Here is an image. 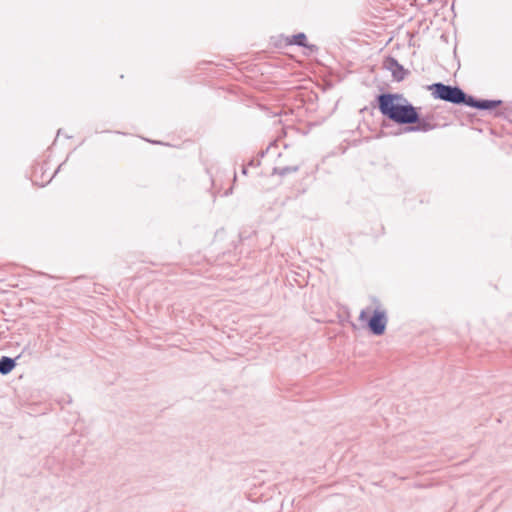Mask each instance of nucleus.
<instances>
[{
  "mask_svg": "<svg viewBox=\"0 0 512 512\" xmlns=\"http://www.w3.org/2000/svg\"><path fill=\"white\" fill-rule=\"evenodd\" d=\"M286 42L288 45H296V46L303 47V48L307 49L308 52H306V55L315 54L319 50L317 45L309 44L307 42V36L303 32H300V33H297V34L287 37Z\"/></svg>",
  "mask_w": 512,
  "mask_h": 512,
  "instance_id": "39448f33",
  "label": "nucleus"
},
{
  "mask_svg": "<svg viewBox=\"0 0 512 512\" xmlns=\"http://www.w3.org/2000/svg\"><path fill=\"white\" fill-rule=\"evenodd\" d=\"M63 164H64V163H62L60 166H58V169L56 170V172H57L59 169H61V167H62V165H63Z\"/></svg>",
  "mask_w": 512,
  "mask_h": 512,
  "instance_id": "ddd939ff",
  "label": "nucleus"
},
{
  "mask_svg": "<svg viewBox=\"0 0 512 512\" xmlns=\"http://www.w3.org/2000/svg\"><path fill=\"white\" fill-rule=\"evenodd\" d=\"M383 67L390 71L392 73L393 79L398 82L402 81L407 74V71L404 69V67L399 64V62L394 57L391 56H388L384 59Z\"/></svg>",
  "mask_w": 512,
  "mask_h": 512,
  "instance_id": "423d86ee",
  "label": "nucleus"
},
{
  "mask_svg": "<svg viewBox=\"0 0 512 512\" xmlns=\"http://www.w3.org/2000/svg\"><path fill=\"white\" fill-rule=\"evenodd\" d=\"M299 165L285 166V167H274L273 174H277L284 177L290 173H296L299 170Z\"/></svg>",
  "mask_w": 512,
  "mask_h": 512,
  "instance_id": "1a4fd4ad",
  "label": "nucleus"
},
{
  "mask_svg": "<svg viewBox=\"0 0 512 512\" xmlns=\"http://www.w3.org/2000/svg\"><path fill=\"white\" fill-rule=\"evenodd\" d=\"M359 319L367 322V327L372 334L376 336L384 334L388 321L385 310L375 309L370 317L366 310H362Z\"/></svg>",
  "mask_w": 512,
  "mask_h": 512,
  "instance_id": "7ed1b4c3",
  "label": "nucleus"
},
{
  "mask_svg": "<svg viewBox=\"0 0 512 512\" xmlns=\"http://www.w3.org/2000/svg\"><path fill=\"white\" fill-rule=\"evenodd\" d=\"M502 104V100L494 99H477L469 95L467 105L468 107L475 108L481 111H488L499 107Z\"/></svg>",
  "mask_w": 512,
  "mask_h": 512,
  "instance_id": "0eeeda50",
  "label": "nucleus"
},
{
  "mask_svg": "<svg viewBox=\"0 0 512 512\" xmlns=\"http://www.w3.org/2000/svg\"><path fill=\"white\" fill-rule=\"evenodd\" d=\"M260 164H261L260 159L256 157V158H252V159L248 162L247 166H249V167H254V168H255V167H259V166H260Z\"/></svg>",
  "mask_w": 512,
  "mask_h": 512,
  "instance_id": "9d476101",
  "label": "nucleus"
},
{
  "mask_svg": "<svg viewBox=\"0 0 512 512\" xmlns=\"http://www.w3.org/2000/svg\"><path fill=\"white\" fill-rule=\"evenodd\" d=\"M268 151V148L266 150H262L258 153L257 155V158H259L261 160V158H263L265 156V154L267 153Z\"/></svg>",
  "mask_w": 512,
  "mask_h": 512,
  "instance_id": "9b49d317",
  "label": "nucleus"
},
{
  "mask_svg": "<svg viewBox=\"0 0 512 512\" xmlns=\"http://www.w3.org/2000/svg\"><path fill=\"white\" fill-rule=\"evenodd\" d=\"M377 108L383 117L398 125H410L416 121V107L403 94L383 92L375 98Z\"/></svg>",
  "mask_w": 512,
  "mask_h": 512,
  "instance_id": "f257e3e1",
  "label": "nucleus"
},
{
  "mask_svg": "<svg viewBox=\"0 0 512 512\" xmlns=\"http://www.w3.org/2000/svg\"><path fill=\"white\" fill-rule=\"evenodd\" d=\"M416 121L410 122V125H407L403 128L404 133L410 132H429L438 127V124L434 122V115H426L421 117L418 108L416 107Z\"/></svg>",
  "mask_w": 512,
  "mask_h": 512,
  "instance_id": "20e7f679",
  "label": "nucleus"
},
{
  "mask_svg": "<svg viewBox=\"0 0 512 512\" xmlns=\"http://www.w3.org/2000/svg\"><path fill=\"white\" fill-rule=\"evenodd\" d=\"M248 167H249V166H247V165H244V166H243V168H242V174H243V175H246V174H247V168H248Z\"/></svg>",
  "mask_w": 512,
  "mask_h": 512,
  "instance_id": "f8f14e48",
  "label": "nucleus"
},
{
  "mask_svg": "<svg viewBox=\"0 0 512 512\" xmlns=\"http://www.w3.org/2000/svg\"><path fill=\"white\" fill-rule=\"evenodd\" d=\"M428 90L435 99L443 100L455 105H467L469 95L459 86L436 82L428 86Z\"/></svg>",
  "mask_w": 512,
  "mask_h": 512,
  "instance_id": "f03ea898",
  "label": "nucleus"
},
{
  "mask_svg": "<svg viewBox=\"0 0 512 512\" xmlns=\"http://www.w3.org/2000/svg\"><path fill=\"white\" fill-rule=\"evenodd\" d=\"M20 357L17 356L16 358H11L8 356H2L0 358V374L7 375L9 374L14 367L16 366V360Z\"/></svg>",
  "mask_w": 512,
  "mask_h": 512,
  "instance_id": "6e6552de",
  "label": "nucleus"
}]
</instances>
